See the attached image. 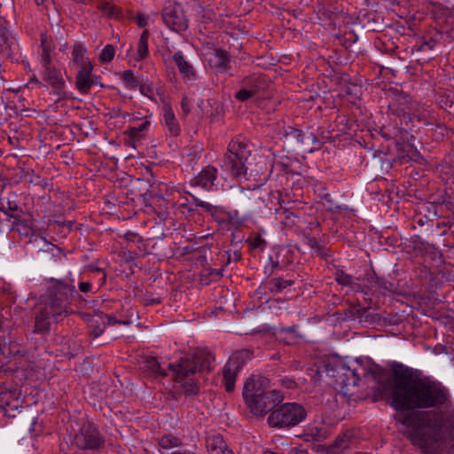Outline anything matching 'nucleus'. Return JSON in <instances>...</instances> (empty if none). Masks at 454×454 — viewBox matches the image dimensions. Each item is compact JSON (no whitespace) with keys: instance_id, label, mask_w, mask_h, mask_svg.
Here are the masks:
<instances>
[{"instance_id":"7ed1b4c3","label":"nucleus","mask_w":454,"mask_h":454,"mask_svg":"<svg viewBox=\"0 0 454 454\" xmlns=\"http://www.w3.org/2000/svg\"><path fill=\"white\" fill-rule=\"evenodd\" d=\"M243 396L255 416L265 415L283 400L282 393L271 389L269 380L262 376H252L246 381Z\"/></svg>"},{"instance_id":"b1692460","label":"nucleus","mask_w":454,"mask_h":454,"mask_svg":"<svg viewBox=\"0 0 454 454\" xmlns=\"http://www.w3.org/2000/svg\"><path fill=\"white\" fill-rule=\"evenodd\" d=\"M207 447L209 454H234L220 435L207 438Z\"/></svg>"},{"instance_id":"a19ab883","label":"nucleus","mask_w":454,"mask_h":454,"mask_svg":"<svg viewBox=\"0 0 454 454\" xmlns=\"http://www.w3.org/2000/svg\"><path fill=\"white\" fill-rule=\"evenodd\" d=\"M250 247L254 249H263L265 240L259 235L254 236L248 240Z\"/></svg>"},{"instance_id":"a878e982","label":"nucleus","mask_w":454,"mask_h":454,"mask_svg":"<svg viewBox=\"0 0 454 454\" xmlns=\"http://www.w3.org/2000/svg\"><path fill=\"white\" fill-rule=\"evenodd\" d=\"M352 443V439L349 434H344L338 436L335 441L327 447V452L331 454H340L345 450L348 449Z\"/></svg>"},{"instance_id":"7c9ffc66","label":"nucleus","mask_w":454,"mask_h":454,"mask_svg":"<svg viewBox=\"0 0 454 454\" xmlns=\"http://www.w3.org/2000/svg\"><path fill=\"white\" fill-rule=\"evenodd\" d=\"M182 440L171 434H164L158 441V445L165 450L181 447Z\"/></svg>"},{"instance_id":"ddd939ff","label":"nucleus","mask_w":454,"mask_h":454,"mask_svg":"<svg viewBox=\"0 0 454 454\" xmlns=\"http://www.w3.org/2000/svg\"><path fill=\"white\" fill-rule=\"evenodd\" d=\"M173 59L184 82L192 84L198 79L193 67L184 59L181 51L176 52Z\"/></svg>"},{"instance_id":"58836bf2","label":"nucleus","mask_w":454,"mask_h":454,"mask_svg":"<svg viewBox=\"0 0 454 454\" xmlns=\"http://www.w3.org/2000/svg\"><path fill=\"white\" fill-rule=\"evenodd\" d=\"M254 97L252 92H250L249 90H247L246 87H244V84L241 83V88L239 91L236 92L235 98L244 102L251 98Z\"/></svg>"},{"instance_id":"f704fd0d","label":"nucleus","mask_w":454,"mask_h":454,"mask_svg":"<svg viewBox=\"0 0 454 454\" xmlns=\"http://www.w3.org/2000/svg\"><path fill=\"white\" fill-rule=\"evenodd\" d=\"M335 279L339 284L350 286L354 291H358L359 289V286L354 281L353 278L342 271L336 273Z\"/></svg>"},{"instance_id":"f8f14e48","label":"nucleus","mask_w":454,"mask_h":454,"mask_svg":"<svg viewBox=\"0 0 454 454\" xmlns=\"http://www.w3.org/2000/svg\"><path fill=\"white\" fill-rule=\"evenodd\" d=\"M217 168L214 166H207L191 181L192 186H200L209 191L216 181Z\"/></svg>"},{"instance_id":"39448f33","label":"nucleus","mask_w":454,"mask_h":454,"mask_svg":"<svg viewBox=\"0 0 454 454\" xmlns=\"http://www.w3.org/2000/svg\"><path fill=\"white\" fill-rule=\"evenodd\" d=\"M307 412L302 405L286 403L274 410L268 417V423L273 427H294L303 421Z\"/></svg>"},{"instance_id":"a18cd8bd","label":"nucleus","mask_w":454,"mask_h":454,"mask_svg":"<svg viewBox=\"0 0 454 454\" xmlns=\"http://www.w3.org/2000/svg\"><path fill=\"white\" fill-rule=\"evenodd\" d=\"M181 108L184 115H188L191 112V101L186 96L182 99Z\"/></svg>"},{"instance_id":"f257e3e1","label":"nucleus","mask_w":454,"mask_h":454,"mask_svg":"<svg viewBox=\"0 0 454 454\" xmlns=\"http://www.w3.org/2000/svg\"><path fill=\"white\" fill-rule=\"evenodd\" d=\"M449 403V391L441 382L428 377L415 376L408 371L395 374L391 405L396 411L446 405L444 411L432 415L411 412L397 417V420L405 426L406 437L424 453L437 454L454 439V409Z\"/></svg>"},{"instance_id":"72a5a7b5","label":"nucleus","mask_w":454,"mask_h":454,"mask_svg":"<svg viewBox=\"0 0 454 454\" xmlns=\"http://www.w3.org/2000/svg\"><path fill=\"white\" fill-rule=\"evenodd\" d=\"M121 79L124 82L126 88L129 90L135 89L139 85L138 80L131 70H125L122 72Z\"/></svg>"},{"instance_id":"603ef678","label":"nucleus","mask_w":454,"mask_h":454,"mask_svg":"<svg viewBox=\"0 0 454 454\" xmlns=\"http://www.w3.org/2000/svg\"><path fill=\"white\" fill-rule=\"evenodd\" d=\"M278 214H279V215H281V214L286 215V216H285V217H286V219H288V218L290 217V215H293V214H292V213H290L288 210H284L283 212H278Z\"/></svg>"},{"instance_id":"aec40b11","label":"nucleus","mask_w":454,"mask_h":454,"mask_svg":"<svg viewBox=\"0 0 454 454\" xmlns=\"http://www.w3.org/2000/svg\"><path fill=\"white\" fill-rule=\"evenodd\" d=\"M20 395L21 393L17 387L0 392V408L5 411L8 408L11 410L18 409L20 406Z\"/></svg>"},{"instance_id":"4be33fe9","label":"nucleus","mask_w":454,"mask_h":454,"mask_svg":"<svg viewBox=\"0 0 454 454\" xmlns=\"http://www.w3.org/2000/svg\"><path fill=\"white\" fill-rule=\"evenodd\" d=\"M0 353L6 357L24 356L27 351L21 348L16 340H0Z\"/></svg>"},{"instance_id":"423d86ee","label":"nucleus","mask_w":454,"mask_h":454,"mask_svg":"<svg viewBox=\"0 0 454 454\" xmlns=\"http://www.w3.org/2000/svg\"><path fill=\"white\" fill-rule=\"evenodd\" d=\"M389 109L393 114L419 121L427 119V111L418 102L411 100L409 96H397L390 104Z\"/></svg>"},{"instance_id":"bb28decb","label":"nucleus","mask_w":454,"mask_h":454,"mask_svg":"<svg viewBox=\"0 0 454 454\" xmlns=\"http://www.w3.org/2000/svg\"><path fill=\"white\" fill-rule=\"evenodd\" d=\"M144 370L153 377H165L167 372L163 370L155 357H146L144 365Z\"/></svg>"},{"instance_id":"5701e85b","label":"nucleus","mask_w":454,"mask_h":454,"mask_svg":"<svg viewBox=\"0 0 454 454\" xmlns=\"http://www.w3.org/2000/svg\"><path fill=\"white\" fill-rule=\"evenodd\" d=\"M16 44L15 39L5 28H0V53L4 58L12 57Z\"/></svg>"},{"instance_id":"49530a36","label":"nucleus","mask_w":454,"mask_h":454,"mask_svg":"<svg viewBox=\"0 0 454 454\" xmlns=\"http://www.w3.org/2000/svg\"><path fill=\"white\" fill-rule=\"evenodd\" d=\"M106 326V325H102L100 322L98 324H95L93 327H90L93 336H100L104 333Z\"/></svg>"},{"instance_id":"a211bd4d","label":"nucleus","mask_w":454,"mask_h":454,"mask_svg":"<svg viewBox=\"0 0 454 454\" xmlns=\"http://www.w3.org/2000/svg\"><path fill=\"white\" fill-rule=\"evenodd\" d=\"M206 59L209 66L217 72L226 69L229 63V56L225 51L214 49L206 54Z\"/></svg>"},{"instance_id":"6ab92c4d","label":"nucleus","mask_w":454,"mask_h":454,"mask_svg":"<svg viewBox=\"0 0 454 454\" xmlns=\"http://www.w3.org/2000/svg\"><path fill=\"white\" fill-rule=\"evenodd\" d=\"M93 66L80 67L75 78V87L82 94H87L93 85L91 72Z\"/></svg>"},{"instance_id":"6e6d98bb","label":"nucleus","mask_w":454,"mask_h":454,"mask_svg":"<svg viewBox=\"0 0 454 454\" xmlns=\"http://www.w3.org/2000/svg\"><path fill=\"white\" fill-rule=\"evenodd\" d=\"M286 330L291 332V331H293V328H292V327H289V328H287Z\"/></svg>"},{"instance_id":"412c9836","label":"nucleus","mask_w":454,"mask_h":454,"mask_svg":"<svg viewBox=\"0 0 454 454\" xmlns=\"http://www.w3.org/2000/svg\"><path fill=\"white\" fill-rule=\"evenodd\" d=\"M241 82L244 84V87L254 94V96H256L261 91L265 90L269 86V82L263 74H253L247 76L244 78Z\"/></svg>"},{"instance_id":"6e6552de","label":"nucleus","mask_w":454,"mask_h":454,"mask_svg":"<svg viewBox=\"0 0 454 454\" xmlns=\"http://www.w3.org/2000/svg\"><path fill=\"white\" fill-rule=\"evenodd\" d=\"M74 441L75 445L81 450L98 449L104 442V439L98 428L90 422L82 424Z\"/></svg>"},{"instance_id":"9b49d317","label":"nucleus","mask_w":454,"mask_h":454,"mask_svg":"<svg viewBox=\"0 0 454 454\" xmlns=\"http://www.w3.org/2000/svg\"><path fill=\"white\" fill-rule=\"evenodd\" d=\"M162 120L161 123L164 127L166 133L171 137H177L181 133V127L172 107L164 103L162 107Z\"/></svg>"},{"instance_id":"4468645a","label":"nucleus","mask_w":454,"mask_h":454,"mask_svg":"<svg viewBox=\"0 0 454 454\" xmlns=\"http://www.w3.org/2000/svg\"><path fill=\"white\" fill-rule=\"evenodd\" d=\"M43 67V78L48 82L53 89L58 90L60 95L62 90L65 87V81L59 69L51 65V61H49L47 65H42Z\"/></svg>"},{"instance_id":"dca6fc26","label":"nucleus","mask_w":454,"mask_h":454,"mask_svg":"<svg viewBox=\"0 0 454 454\" xmlns=\"http://www.w3.org/2000/svg\"><path fill=\"white\" fill-rule=\"evenodd\" d=\"M223 168L235 178H245L247 180L249 179V176H247V160L225 156Z\"/></svg>"},{"instance_id":"ea45409f","label":"nucleus","mask_w":454,"mask_h":454,"mask_svg":"<svg viewBox=\"0 0 454 454\" xmlns=\"http://www.w3.org/2000/svg\"><path fill=\"white\" fill-rule=\"evenodd\" d=\"M348 381L345 382V386H357L360 380L359 374L356 372V370L348 371V373L344 374Z\"/></svg>"},{"instance_id":"c756f323","label":"nucleus","mask_w":454,"mask_h":454,"mask_svg":"<svg viewBox=\"0 0 454 454\" xmlns=\"http://www.w3.org/2000/svg\"><path fill=\"white\" fill-rule=\"evenodd\" d=\"M326 436L325 429L317 427H309L303 434L304 440L307 442H321L325 440Z\"/></svg>"},{"instance_id":"c03bdc74","label":"nucleus","mask_w":454,"mask_h":454,"mask_svg":"<svg viewBox=\"0 0 454 454\" xmlns=\"http://www.w3.org/2000/svg\"><path fill=\"white\" fill-rule=\"evenodd\" d=\"M435 41L430 39L429 41H425L420 43L419 46L416 49L417 51H431L435 46Z\"/></svg>"},{"instance_id":"9d476101","label":"nucleus","mask_w":454,"mask_h":454,"mask_svg":"<svg viewBox=\"0 0 454 454\" xmlns=\"http://www.w3.org/2000/svg\"><path fill=\"white\" fill-rule=\"evenodd\" d=\"M250 154L251 149L247 140L241 136H238L230 142L225 156L247 161Z\"/></svg>"},{"instance_id":"20e7f679","label":"nucleus","mask_w":454,"mask_h":454,"mask_svg":"<svg viewBox=\"0 0 454 454\" xmlns=\"http://www.w3.org/2000/svg\"><path fill=\"white\" fill-rule=\"evenodd\" d=\"M215 358L207 350H198L192 358H182L177 364H169L168 369L172 372L175 381L182 383L184 393L188 395H196L198 387L192 379L196 372H208L211 370Z\"/></svg>"},{"instance_id":"c85d7f7f","label":"nucleus","mask_w":454,"mask_h":454,"mask_svg":"<svg viewBox=\"0 0 454 454\" xmlns=\"http://www.w3.org/2000/svg\"><path fill=\"white\" fill-rule=\"evenodd\" d=\"M101 323L104 325H112L121 324V321L117 320L114 316L107 315L103 312L97 313L89 319V326L93 327L95 324Z\"/></svg>"},{"instance_id":"3c124183","label":"nucleus","mask_w":454,"mask_h":454,"mask_svg":"<svg viewBox=\"0 0 454 454\" xmlns=\"http://www.w3.org/2000/svg\"><path fill=\"white\" fill-rule=\"evenodd\" d=\"M137 19L139 27H145L147 24L146 19L145 17L138 16Z\"/></svg>"},{"instance_id":"c9c22d12","label":"nucleus","mask_w":454,"mask_h":454,"mask_svg":"<svg viewBox=\"0 0 454 454\" xmlns=\"http://www.w3.org/2000/svg\"><path fill=\"white\" fill-rule=\"evenodd\" d=\"M115 54L114 47L112 44L106 45L99 55V61L101 63H109L113 60Z\"/></svg>"},{"instance_id":"864d4df0","label":"nucleus","mask_w":454,"mask_h":454,"mask_svg":"<svg viewBox=\"0 0 454 454\" xmlns=\"http://www.w3.org/2000/svg\"><path fill=\"white\" fill-rule=\"evenodd\" d=\"M44 2V0H35V3L40 5V4H43Z\"/></svg>"},{"instance_id":"4c0bfd02","label":"nucleus","mask_w":454,"mask_h":454,"mask_svg":"<svg viewBox=\"0 0 454 454\" xmlns=\"http://www.w3.org/2000/svg\"><path fill=\"white\" fill-rule=\"evenodd\" d=\"M19 206L15 201L7 200L6 205L2 204L1 210L8 216L16 218V216L12 214L18 211Z\"/></svg>"},{"instance_id":"f3484780","label":"nucleus","mask_w":454,"mask_h":454,"mask_svg":"<svg viewBox=\"0 0 454 454\" xmlns=\"http://www.w3.org/2000/svg\"><path fill=\"white\" fill-rule=\"evenodd\" d=\"M293 285L291 279H283L280 278H274L264 281L256 290L258 295L268 293L275 294L279 293L285 288Z\"/></svg>"},{"instance_id":"de8ad7c7","label":"nucleus","mask_w":454,"mask_h":454,"mask_svg":"<svg viewBox=\"0 0 454 454\" xmlns=\"http://www.w3.org/2000/svg\"><path fill=\"white\" fill-rule=\"evenodd\" d=\"M78 288L82 293H89L92 291V284L90 282H81Z\"/></svg>"},{"instance_id":"cd10ccee","label":"nucleus","mask_w":454,"mask_h":454,"mask_svg":"<svg viewBox=\"0 0 454 454\" xmlns=\"http://www.w3.org/2000/svg\"><path fill=\"white\" fill-rule=\"evenodd\" d=\"M72 60L79 65L80 67L92 66L86 57V49L81 44L74 45L72 50Z\"/></svg>"},{"instance_id":"f03ea898","label":"nucleus","mask_w":454,"mask_h":454,"mask_svg":"<svg viewBox=\"0 0 454 454\" xmlns=\"http://www.w3.org/2000/svg\"><path fill=\"white\" fill-rule=\"evenodd\" d=\"M74 285L60 280H51L42 301L34 315V333L43 334L50 332L51 325L73 312L70 307L74 297H79Z\"/></svg>"},{"instance_id":"1a4fd4ad","label":"nucleus","mask_w":454,"mask_h":454,"mask_svg":"<svg viewBox=\"0 0 454 454\" xmlns=\"http://www.w3.org/2000/svg\"><path fill=\"white\" fill-rule=\"evenodd\" d=\"M163 22L173 31L181 33L188 27V21L177 4H169L162 12Z\"/></svg>"},{"instance_id":"8fccbe9b","label":"nucleus","mask_w":454,"mask_h":454,"mask_svg":"<svg viewBox=\"0 0 454 454\" xmlns=\"http://www.w3.org/2000/svg\"><path fill=\"white\" fill-rule=\"evenodd\" d=\"M170 454H196V452L191 450H176Z\"/></svg>"},{"instance_id":"473e14b6","label":"nucleus","mask_w":454,"mask_h":454,"mask_svg":"<svg viewBox=\"0 0 454 454\" xmlns=\"http://www.w3.org/2000/svg\"><path fill=\"white\" fill-rule=\"evenodd\" d=\"M371 289L374 292H379L381 294V291H392V284L381 279L378 277H373L370 280Z\"/></svg>"},{"instance_id":"0eeeda50","label":"nucleus","mask_w":454,"mask_h":454,"mask_svg":"<svg viewBox=\"0 0 454 454\" xmlns=\"http://www.w3.org/2000/svg\"><path fill=\"white\" fill-rule=\"evenodd\" d=\"M251 357L252 353L248 349L236 351L230 356L223 369V385L227 392L233 391L237 374Z\"/></svg>"},{"instance_id":"37998d69","label":"nucleus","mask_w":454,"mask_h":454,"mask_svg":"<svg viewBox=\"0 0 454 454\" xmlns=\"http://www.w3.org/2000/svg\"><path fill=\"white\" fill-rule=\"evenodd\" d=\"M139 90L143 95L148 97L151 99H154L155 91L152 85L143 84L140 86Z\"/></svg>"},{"instance_id":"09e8293b","label":"nucleus","mask_w":454,"mask_h":454,"mask_svg":"<svg viewBox=\"0 0 454 454\" xmlns=\"http://www.w3.org/2000/svg\"><path fill=\"white\" fill-rule=\"evenodd\" d=\"M290 454H309L308 450L302 447H294L290 450Z\"/></svg>"},{"instance_id":"e433bc0d","label":"nucleus","mask_w":454,"mask_h":454,"mask_svg":"<svg viewBox=\"0 0 454 454\" xmlns=\"http://www.w3.org/2000/svg\"><path fill=\"white\" fill-rule=\"evenodd\" d=\"M97 8L107 15H114L115 6L111 0H99Z\"/></svg>"},{"instance_id":"2f4dec72","label":"nucleus","mask_w":454,"mask_h":454,"mask_svg":"<svg viewBox=\"0 0 454 454\" xmlns=\"http://www.w3.org/2000/svg\"><path fill=\"white\" fill-rule=\"evenodd\" d=\"M148 39H149V32L147 30H145L139 38V41L137 43V57L136 58L137 60L144 59L148 56Z\"/></svg>"},{"instance_id":"79ce46f5","label":"nucleus","mask_w":454,"mask_h":454,"mask_svg":"<svg viewBox=\"0 0 454 454\" xmlns=\"http://www.w3.org/2000/svg\"><path fill=\"white\" fill-rule=\"evenodd\" d=\"M191 197L192 198L195 206L202 207L207 212H212L213 209L215 208V207L210 203L203 201L192 194H191Z\"/></svg>"},{"instance_id":"393cba45","label":"nucleus","mask_w":454,"mask_h":454,"mask_svg":"<svg viewBox=\"0 0 454 454\" xmlns=\"http://www.w3.org/2000/svg\"><path fill=\"white\" fill-rule=\"evenodd\" d=\"M54 44L45 34L41 35V53L40 62L41 65H47L51 61L52 52L54 51Z\"/></svg>"},{"instance_id":"2eb2a0df","label":"nucleus","mask_w":454,"mask_h":454,"mask_svg":"<svg viewBox=\"0 0 454 454\" xmlns=\"http://www.w3.org/2000/svg\"><path fill=\"white\" fill-rule=\"evenodd\" d=\"M150 125L151 121L145 118L137 126L128 128L124 131V135L126 136V144L133 148H136L137 144L145 137Z\"/></svg>"},{"instance_id":"4d7b16f0","label":"nucleus","mask_w":454,"mask_h":454,"mask_svg":"<svg viewBox=\"0 0 454 454\" xmlns=\"http://www.w3.org/2000/svg\"><path fill=\"white\" fill-rule=\"evenodd\" d=\"M451 454H454V448H453V450H452V453Z\"/></svg>"},{"instance_id":"5fc2aeb1","label":"nucleus","mask_w":454,"mask_h":454,"mask_svg":"<svg viewBox=\"0 0 454 454\" xmlns=\"http://www.w3.org/2000/svg\"><path fill=\"white\" fill-rule=\"evenodd\" d=\"M0 331H3V322L1 319H0Z\"/></svg>"}]
</instances>
